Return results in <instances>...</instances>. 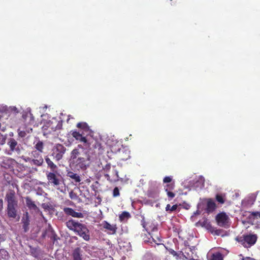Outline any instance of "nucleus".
Instances as JSON below:
<instances>
[{
	"mask_svg": "<svg viewBox=\"0 0 260 260\" xmlns=\"http://www.w3.org/2000/svg\"><path fill=\"white\" fill-rule=\"evenodd\" d=\"M7 145L8 146V149L5 150V153L7 155H11L13 153L19 154L21 153V145L14 138H9Z\"/></svg>",
	"mask_w": 260,
	"mask_h": 260,
	"instance_id": "obj_7",
	"label": "nucleus"
},
{
	"mask_svg": "<svg viewBox=\"0 0 260 260\" xmlns=\"http://www.w3.org/2000/svg\"><path fill=\"white\" fill-rule=\"evenodd\" d=\"M23 159L25 162H28L31 166L37 167L41 166L44 162V159L41 153L37 150L32 151L29 154L28 156L25 157Z\"/></svg>",
	"mask_w": 260,
	"mask_h": 260,
	"instance_id": "obj_5",
	"label": "nucleus"
},
{
	"mask_svg": "<svg viewBox=\"0 0 260 260\" xmlns=\"http://www.w3.org/2000/svg\"><path fill=\"white\" fill-rule=\"evenodd\" d=\"M113 175L111 178L110 176L108 174H106L105 175V177L108 181H109L111 182H115L116 181H118L119 178L118 171L117 170H114L113 171Z\"/></svg>",
	"mask_w": 260,
	"mask_h": 260,
	"instance_id": "obj_18",
	"label": "nucleus"
},
{
	"mask_svg": "<svg viewBox=\"0 0 260 260\" xmlns=\"http://www.w3.org/2000/svg\"><path fill=\"white\" fill-rule=\"evenodd\" d=\"M0 204L1 206V209L3 208V199H0Z\"/></svg>",
	"mask_w": 260,
	"mask_h": 260,
	"instance_id": "obj_42",
	"label": "nucleus"
},
{
	"mask_svg": "<svg viewBox=\"0 0 260 260\" xmlns=\"http://www.w3.org/2000/svg\"><path fill=\"white\" fill-rule=\"evenodd\" d=\"M103 229L107 231L109 235H115L116 233L117 227L116 224H111L107 221H103L100 224Z\"/></svg>",
	"mask_w": 260,
	"mask_h": 260,
	"instance_id": "obj_10",
	"label": "nucleus"
},
{
	"mask_svg": "<svg viewBox=\"0 0 260 260\" xmlns=\"http://www.w3.org/2000/svg\"><path fill=\"white\" fill-rule=\"evenodd\" d=\"M178 207L177 205H174L172 206H171L170 204L167 205L166 207V211H169L170 212H172L173 211H175L177 210Z\"/></svg>",
	"mask_w": 260,
	"mask_h": 260,
	"instance_id": "obj_28",
	"label": "nucleus"
},
{
	"mask_svg": "<svg viewBox=\"0 0 260 260\" xmlns=\"http://www.w3.org/2000/svg\"><path fill=\"white\" fill-rule=\"evenodd\" d=\"M131 217V215L129 212L127 211L123 212L120 215H119V218L121 221H124L125 219H127Z\"/></svg>",
	"mask_w": 260,
	"mask_h": 260,
	"instance_id": "obj_26",
	"label": "nucleus"
},
{
	"mask_svg": "<svg viewBox=\"0 0 260 260\" xmlns=\"http://www.w3.org/2000/svg\"><path fill=\"white\" fill-rule=\"evenodd\" d=\"M228 216L224 212L218 214L216 217L218 225L221 227H225L228 222Z\"/></svg>",
	"mask_w": 260,
	"mask_h": 260,
	"instance_id": "obj_11",
	"label": "nucleus"
},
{
	"mask_svg": "<svg viewBox=\"0 0 260 260\" xmlns=\"http://www.w3.org/2000/svg\"><path fill=\"white\" fill-rule=\"evenodd\" d=\"M56 122H57L56 125L55 127H54V126H52V128L54 129V131L59 130L62 128V121L59 120V121H57Z\"/></svg>",
	"mask_w": 260,
	"mask_h": 260,
	"instance_id": "obj_31",
	"label": "nucleus"
},
{
	"mask_svg": "<svg viewBox=\"0 0 260 260\" xmlns=\"http://www.w3.org/2000/svg\"><path fill=\"white\" fill-rule=\"evenodd\" d=\"M77 127L79 128L83 129L86 132H88L90 131L89 126L86 122H79L77 124Z\"/></svg>",
	"mask_w": 260,
	"mask_h": 260,
	"instance_id": "obj_23",
	"label": "nucleus"
},
{
	"mask_svg": "<svg viewBox=\"0 0 260 260\" xmlns=\"http://www.w3.org/2000/svg\"><path fill=\"white\" fill-rule=\"evenodd\" d=\"M81 149L82 146L79 144L71 151L70 165L76 170L84 171L90 165V156L87 152L82 154Z\"/></svg>",
	"mask_w": 260,
	"mask_h": 260,
	"instance_id": "obj_1",
	"label": "nucleus"
},
{
	"mask_svg": "<svg viewBox=\"0 0 260 260\" xmlns=\"http://www.w3.org/2000/svg\"><path fill=\"white\" fill-rule=\"evenodd\" d=\"M6 140V137L0 133V145H3L5 143Z\"/></svg>",
	"mask_w": 260,
	"mask_h": 260,
	"instance_id": "obj_34",
	"label": "nucleus"
},
{
	"mask_svg": "<svg viewBox=\"0 0 260 260\" xmlns=\"http://www.w3.org/2000/svg\"><path fill=\"white\" fill-rule=\"evenodd\" d=\"M48 182L51 185L59 187L61 184L62 181L60 179V175L56 172H50L46 174ZM59 189V187H57Z\"/></svg>",
	"mask_w": 260,
	"mask_h": 260,
	"instance_id": "obj_9",
	"label": "nucleus"
},
{
	"mask_svg": "<svg viewBox=\"0 0 260 260\" xmlns=\"http://www.w3.org/2000/svg\"><path fill=\"white\" fill-rule=\"evenodd\" d=\"M151 238L152 239V240L153 242H155V240L152 238V236H150V238H148V240H146V239H144V242H150V243H151Z\"/></svg>",
	"mask_w": 260,
	"mask_h": 260,
	"instance_id": "obj_38",
	"label": "nucleus"
},
{
	"mask_svg": "<svg viewBox=\"0 0 260 260\" xmlns=\"http://www.w3.org/2000/svg\"><path fill=\"white\" fill-rule=\"evenodd\" d=\"M64 212L68 215H70L73 217L82 218L83 214L81 212H77L73 209L70 207H66L63 209Z\"/></svg>",
	"mask_w": 260,
	"mask_h": 260,
	"instance_id": "obj_12",
	"label": "nucleus"
},
{
	"mask_svg": "<svg viewBox=\"0 0 260 260\" xmlns=\"http://www.w3.org/2000/svg\"><path fill=\"white\" fill-rule=\"evenodd\" d=\"M98 199L100 200V201L101 200V199L100 198H98Z\"/></svg>",
	"mask_w": 260,
	"mask_h": 260,
	"instance_id": "obj_45",
	"label": "nucleus"
},
{
	"mask_svg": "<svg viewBox=\"0 0 260 260\" xmlns=\"http://www.w3.org/2000/svg\"><path fill=\"white\" fill-rule=\"evenodd\" d=\"M257 237L255 234L243 235L238 236L236 240L245 248H249L256 242Z\"/></svg>",
	"mask_w": 260,
	"mask_h": 260,
	"instance_id": "obj_6",
	"label": "nucleus"
},
{
	"mask_svg": "<svg viewBox=\"0 0 260 260\" xmlns=\"http://www.w3.org/2000/svg\"><path fill=\"white\" fill-rule=\"evenodd\" d=\"M172 181V176H166L163 179V182L164 183H171Z\"/></svg>",
	"mask_w": 260,
	"mask_h": 260,
	"instance_id": "obj_33",
	"label": "nucleus"
},
{
	"mask_svg": "<svg viewBox=\"0 0 260 260\" xmlns=\"http://www.w3.org/2000/svg\"><path fill=\"white\" fill-rule=\"evenodd\" d=\"M5 200L7 202V213L9 218L15 219L17 216L18 201L14 190H11L6 193Z\"/></svg>",
	"mask_w": 260,
	"mask_h": 260,
	"instance_id": "obj_4",
	"label": "nucleus"
},
{
	"mask_svg": "<svg viewBox=\"0 0 260 260\" xmlns=\"http://www.w3.org/2000/svg\"><path fill=\"white\" fill-rule=\"evenodd\" d=\"M168 249L169 253L172 254L174 256H175L176 259H178V258H180V255L181 253L180 252H179V253L177 252L174 250H173V249H171V248H169V249Z\"/></svg>",
	"mask_w": 260,
	"mask_h": 260,
	"instance_id": "obj_29",
	"label": "nucleus"
},
{
	"mask_svg": "<svg viewBox=\"0 0 260 260\" xmlns=\"http://www.w3.org/2000/svg\"><path fill=\"white\" fill-rule=\"evenodd\" d=\"M21 221L23 224L22 229H23V231L24 233H26L29 230V225L30 222L28 212H26L25 214H24Z\"/></svg>",
	"mask_w": 260,
	"mask_h": 260,
	"instance_id": "obj_14",
	"label": "nucleus"
},
{
	"mask_svg": "<svg viewBox=\"0 0 260 260\" xmlns=\"http://www.w3.org/2000/svg\"><path fill=\"white\" fill-rule=\"evenodd\" d=\"M215 200L218 204L221 205L223 204L226 200V197L225 194L217 193L215 196Z\"/></svg>",
	"mask_w": 260,
	"mask_h": 260,
	"instance_id": "obj_22",
	"label": "nucleus"
},
{
	"mask_svg": "<svg viewBox=\"0 0 260 260\" xmlns=\"http://www.w3.org/2000/svg\"><path fill=\"white\" fill-rule=\"evenodd\" d=\"M66 148L62 144H57L52 149L50 156L52 157L56 161L61 160L66 151Z\"/></svg>",
	"mask_w": 260,
	"mask_h": 260,
	"instance_id": "obj_8",
	"label": "nucleus"
},
{
	"mask_svg": "<svg viewBox=\"0 0 260 260\" xmlns=\"http://www.w3.org/2000/svg\"><path fill=\"white\" fill-rule=\"evenodd\" d=\"M180 253L182 255L184 258L185 259H187L190 260V258H192L193 257L192 254H191L189 253V252H186V251L184 252H183L182 251H180Z\"/></svg>",
	"mask_w": 260,
	"mask_h": 260,
	"instance_id": "obj_30",
	"label": "nucleus"
},
{
	"mask_svg": "<svg viewBox=\"0 0 260 260\" xmlns=\"http://www.w3.org/2000/svg\"><path fill=\"white\" fill-rule=\"evenodd\" d=\"M119 157L120 160H127L131 157L130 151L128 149L123 148L119 151Z\"/></svg>",
	"mask_w": 260,
	"mask_h": 260,
	"instance_id": "obj_15",
	"label": "nucleus"
},
{
	"mask_svg": "<svg viewBox=\"0 0 260 260\" xmlns=\"http://www.w3.org/2000/svg\"><path fill=\"white\" fill-rule=\"evenodd\" d=\"M120 192L119 188L117 187H115L113 190V197H117L119 196Z\"/></svg>",
	"mask_w": 260,
	"mask_h": 260,
	"instance_id": "obj_32",
	"label": "nucleus"
},
{
	"mask_svg": "<svg viewBox=\"0 0 260 260\" xmlns=\"http://www.w3.org/2000/svg\"><path fill=\"white\" fill-rule=\"evenodd\" d=\"M82 251L80 247L76 248L73 251V260H82Z\"/></svg>",
	"mask_w": 260,
	"mask_h": 260,
	"instance_id": "obj_19",
	"label": "nucleus"
},
{
	"mask_svg": "<svg viewBox=\"0 0 260 260\" xmlns=\"http://www.w3.org/2000/svg\"><path fill=\"white\" fill-rule=\"evenodd\" d=\"M1 253H2L3 252H4V254H8V252H7V251H6V250H1Z\"/></svg>",
	"mask_w": 260,
	"mask_h": 260,
	"instance_id": "obj_43",
	"label": "nucleus"
},
{
	"mask_svg": "<svg viewBox=\"0 0 260 260\" xmlns=\"http://www.w3.org/2000/svg\"><path fill=\"white\" fill-rule=\"evenodd\" d=\"M26 204L27 207L30 210H36L38 209V207L37 205L35 204V202L31 200V199L27 197L25 198Z\"/></svg>",
	"mask_w": 260,
	"mask_h": 260,
	"instance_id": "obj_20",
	"label": "nucleus"
},
{
	"mask_svg": "<svg viewBox=\"0 0 260 260\" xmlns=\"http://www.w3.org/2000/svg\"><path fill=\"white\" fill-rule=\"evenodd\" d=\"M175 182H173L171 183L167 184L164 186V189L165 191H172L175 188Z\"/></svg>",
	"mask_w": 260,
	"mask_h": 260,
	"instance_id": "obj_27",
	"label": "nucleus"
},
{
	"mask_svg": "<svg viewBox=\"0 0 260 260\" xmlns=\"http://www.w3.org/2000/svg\"><path fill=\"white\" fill-rule=\"evenodd\" d=\"M17 132L19 137L24 138L27 134L32 133V128L30 127L25 126L22 129H21V128H18Z\"/></svg>",
	"mask_w": 260,
	"mask_h": 260,
	"instance_id": "obj_16",
	"label": "nucleus"
},
{
	"mask_svg": "<svg viewBox=\"0 0 260 260\" xmlns=\"http://www.w3.org/2000/svg\"><path fill=\"white\" fill-rule=\"evenodd\" d=\"M189 251H190V252H191L192 254H193V252H192V251H193V250H195V247L192 246V247H189Z\"/></svg>",
	"mask_w": 260,
	"mask_h": 260,
	"instance_id": "obj_40",
	"label": "nucleus"
},
{
	"mask_svg": "<svg viewBox=\"0 0 260 260\" xmlns=\"http://www.w3.org/2000/svg\"><path fill=\"white\" fill-rule=\"evenodd\" d=\"M223 255L219 252L213 253L210 258V260H223Z\"/></svg>",
	"mask_w": 260,
	"mask_h": 260,
	"instance_id": "obj_24",
	"label": "nucleus"
},
{
	"mask_svg": "<svg viewBox=\"0 0 260 260\" xmlns=\"http://www.w3.org/2000/svg\"><path fill=\"white\" fill-rule=\"evenodd\" d=\"M35 148L36 149V150L40 153L43 152L44 149V143L41 141H38L37 143L35 145Z\"/></svg>",
	"mask_w": 260,
	"mask_h": 260,
	"instance_id": "obj_25",
	"label": "nucleus"
},
{
	"mask_svg": "<svg viewBox=\"0 0 260 260\" xmlns=\"http://www.w3.org/2000/svg\"><path fill=\"white\" fill-rule=\"evenodd\" d=\"M251 215H252L254 217H258L260 215V212H253L251 213Z\"/></svg>",
	"mask_w": 260,
	"mask_h": 260,
	"instance_id": "obj_39",
	"label": "nucleus"
},
{
	"mask_svg": "<svg viewBox=\"0 0 260 260\" xmlns=\"http://www.w3.org/2000/svg\"><path fill=\"white\" fill-rule=\"evenodd\" d=\"M258 217H259V218H260V215L258 216Z\"/></svg>",
	"mask_w": 260,
	"mask_h": 260,
	"instance_id": "obj_46",
	"label": "nucleus"
},
{
	"mask_svg": "<svg viewBox=\"0 0 260 260\" xmlns=\"http://www.w3.org/2000/svg\"><path fill=\"white\" fill-rule=\"evenodd\" d=\"M142 219L141 221V225H142V226L146 229V230H147L146 229V222L145 221V217L144 216H142Z\"/></svg>",
	"mask_w": 260,
	"mask_h": 260,
	"instance_id": "obj_36",
	"label": "nucleus"
},
{
	"mask_svg": "<svg viewBox=\"0 0 260 260\" xmlns=\"http://www.w3.org/2000/svg\"><path fill=\"white\" fill-rule=\"evenodd\" d=\"M67 228L77 235L88 241L90 240V231L87 226L74 219L69 220L66 223Z\"/></svg>",
	"mask_w": 260,
	"mask_h": 260,
	"instance_id": "obj_3",
	"label": "nucleus"
},
{
	"mask_svg": "<svg viewBox=\"0 0 260 260\" xmlns=\"http://www.w3.org/2000/svg\"><path fill=\"white\" fill-rule=\"evenodd\" d=\"M111 168V166H110V164H107L105 168H104V170L106 171V172H108L110 170Z\"/></svg>",
	"mask_w": 260,
	"mask_h": 260,
	"instance_id": "obj_37",
	"label": "nucleus"
},
{
	"mask_svg": "<svg viewBox=\"0 0 260 260\" xmlns=\"http://www.w3.org/2000/svg\"><path fill=\"white\" fill-rule=\"evenodd\" d=\"M166 192H167L168 197L171 200L174 198L175 196V193L172 191H168Z\"/></svg>",
	"mask_w": 260,
	"mask_h": 260,
	"instance_id": "obj_35",
	"label": "nucleus"
},
{
	"mask_svg": "<svg viewBox=\"0 0 260 260\" xmlns=\"http://www.w3.org/2000/svg\"><path fill=\"white\" fill-rule=\"evenodd\" d=\"M50 155L45 157V160L47 164V167L50 169L52 172H56L57 169V166L51 160Z\"/></svg>",
	"mask_w": 260,
	"mask_h": 260,
	"instance_id": "obj_17",
	"label": "nucleus"
},
{
	"mask_svg": "<svg viewBox=\"0 0 260 260\" xmlns=\"http://www.w3.org/2000/svg\"><path fill=\"white\" fill-rule=\"evenodd\" d=\"M190 260H200V259H194L193 258V257L192 258H190Z\"/></svg>",
	"mask_w": 260,
	"mask_h": 260,
	"instance_id": "obj_44",
	"label": "nucleus"
},
{
	"mask_svg": "<svg viewBox=\"0 0 260 260\" xmlns=\"http://www.w3.org/2000/svg\"><path fill=\"white\" fill-rule=\"evenodd\" d=\"M217 208V205L214 200L211 198L207 199L206 210L207 213H212Z\"/></svg>",
	"mask_w": 260,
	"mask_h": 260,
	"instance_id": "obj_13",
	"label": "nucleus"
},
{
	"mask_svg": "<svg viewBox=\"0 0 260 260\" xmlns=\"http://www.w3.org/2000/svg\"><path fill=\"white\" fill-rule=\"evenodd\" d=\"M151 231H152V232L157 231V226H154V227L153 228V229L151 230Z\"/></svg>",
	"mask_w": 260,
	"mask_h": 260,
	"instance_id": "obj_41",
	"label": "nucleus"
},
{
	"mask_svg": "<svg viewBox=\"0 0 260 260\" xmlns=\"http://www.w3.org/2000/svg\"><path fill=\"white\" fill-rule=\"evenodd\" d=\"M72 135L76 140L83 143L82 149L84 148L90 150L98 149V153L103 152L104 148L97 140L91 137H84L82 134L77 131L73 132Z\"/></svg>",
	"mask_w": 260,
	"mask_h": 260,
	"instance_id": "obj_2",
	"label": "nucleus"
},
{
	"mask_svg": "<svg viewBox=\"0 0 260 260\" xmlns=\"http://www.w3.org/2000/svg\"><path fill=\"white\" fill-rule=\"evenodd\" d=\"M67 176L72 179L75 183H79L81 181L80 176L72 171L68 172Z\"/></svg>",
	"mask_w": 260,
	"mask_h": 260,
	"instance_id": "obj_21",
	"label": "nucleus"
}]
</instances>
